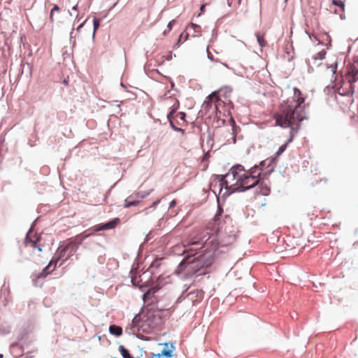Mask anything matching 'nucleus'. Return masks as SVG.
I'll list each match as a JSON object with an SVG mask.
<instances>
[{
  "mask_svg": "<svg viewBox=\"0 0 358 358\" xmlns=\"http://www.w3.org/2000/svg\"><path fill=\"white\" fill-rule=\"evenodd\" d=\"M294 96L280 105V111L274 115L276 125L287 128L308 119L305 111V98L299 89L294 87Z\"/></svg>",
  "mask_w": 358,
  "mask_h": 358,
  "instance_id": "nucleus-1",
  "label": "nucleus"
},
{
  "mask_svg": "<svg viewBox=\"0 0 358 358\" xmlns=\"http://www.w3.org/2000/svg\"><path fill=\"white\" fill-rule=\"evenodd\" d=\"M187 255L182 259V260L178 265L176 273L179 275L184 271H186L185 275L191 277L194 275L196 276L206 274L207 272L206 268L210 267L213 263L214 258L210 253H206L203 255H199L196 257L190 260V258L194 257L199 253L197 249L184 250L182 255L185 253Z\"/></svg>",
  "mask_w": 358,
  "mask_h": 358,
  "instance_id": "nucleus-2",
  "label": "nucleus"
},
{
  "mask_svg": "<svg viewBox=\"0 0 358 358\" xmlns=\"http://www.w3.org/2000/svg\"><path fill=\"white\" fill-rule=\"evenodd\" d=\"M217 209L214 216L213 227L216 228L217 234L215 240L212 239L210 241L208 239L206 244L212 243L215 244L213 248V250L215 251L220 248L226 247L232 244L236 239V235L234 230L227 231V227H224L226 223V220H230L229 215H225L224 220H222V214L224 213L223 205L224 202L221 196H217Z\"/></svg>",
  "mask_w": 358,
  "mask_h": 358,
  "instance_id": "nucleus-3",
  "label": "nucleus"
},
{
  "mask_svg": "<svg viewBox=\"0 0 358 358\" xmlns=\"http://www.w3.org/2000/svg\"><path fill=\"white\" fill-rule=\"evenodd\" d=\"M213 179L210 182V189L214 193L215 196H221L223 202L226 198L232 194L231 189L229 185V180H226L227 176L224 174H214Z\"/></svg>",
  "mask_w": 358,
  "mask_h": 358,
  "instance_id": "nucleus-4",
  "label": "nucleus"
},
{
  "mask_svg": "<svg viewBox=\"0 0 358 358\" xmlns=\"http://www.w3.org/2000/svg\"><path fill=\"white\" fill-rule=\"evenodd\" d=\"M161 310H154L149 309L145 314L142 315V324L138 327V331H142L150 334L155 328L161 325L162 318L159 312Z\"/></svg>",
  "mask_w": 358,
  "mask_h": 358,
  "instance_id": "nucleus-5",
  "label": "nucleus"
},
{
  "mask_svg": "<svg viewBox=\"0 0 358 358\" xmlns=\"http://www.w3.org/2000/svg\"><path fill=\"white\" fill-rule=\"evenodd\" d=\"M236 180L235 184L230 185L232 193L243 192L250 189H253L262 180L259 178L250 176V175L245 173L241 174Z\"/></svg>",
  "mask_w": 358,
  "mask_h": 358,
  "instance_id": "nucleus-6",
  "label": "nucleus"
},
{
  "mask_svg": "<svg viewBox=\"0 0 358 358\" xmlns=\"http://www.w3.org/2000/svg\"><path fill=\"white\" fill-rule=\"evenodd\" d=\"M90 236V234L86 236L79 234L75 237L74 240H71L66 244L60 245L56 251L59 255L57 258L62 259L65 257L66 260L70 258L76 252L79 245L82 244L83 241Z\"/></svg>",
  "mask_w": 358,
  "mask_h": 358,
  "instance_id": "nucleus-7",
  "label": "nucleus"
},
{
  "mask_svg": "<svg viewBox=\"0 0 358 358\" xmlns=\"http://www.w3.org/2000/svg\"><path fill=\"white\" fill-rule=\"evenodd\" d=\"M275 163V158L273 157L271 159L267 158L266 159L262 161L259 164H257L259 169L257 176L261 178L262 180H264L274 171L273 164Z\"/></svg>",
  "mask_w": 358,
  "mask_h": 358,
  "instance_id": "nucleus-8",
  "label": "nucleus"
},
{
  "mask_svg": "<svg viewBox=\"0 0 358 358\" xmlns=\"http://www.w3.org/2000/svg\"><path fill=\"white\" fill-rule=\"evenodd\" d=\"M288 128L290 129L289 138L284 144L280 145V147L278 148V150L275 152V155L273 157L275 158V162H277V158L285 151L287 145L293 141L295 135L301 129V124H292L291 127H289Z\"/></svg>",
  "mask_w": 358,
  "mask_h": 358,
  "instance_id": "nucleus-9",
  "label": "nucleus"
},
{
  "mask_svg": "<svg viewBox=\"0 0 358 358\" xmlns=\"http://www.w3.org/2000/svg\"><path fill=\"white\" fill-rule=\"evenodd\" d=\"M242 171L243 173H245V171H246L245 170L244 166L241 164H237L234 165L229 170V171L226 174H224V176H227L228 178L231 176V180H235L236 179V178H238L240 176L239 173Z\"/></svg>",
  "mask_w": 358,
  "mask_h": 358,
  "instance_id": "nucleus-10",
  "label": "nucleus"
},
{
  "mask_svg": "<svg viewBox=\"0 0 358 358\" xmlns=\"http://www.w3.org/2000/svg\"><path fill=\"white\" fill-rule=\"evenodd\" d=\"M345 76L350 85H355V83L358 81V68L355 65H351Z\"/></svg>",
  "mask_w": 358,
  "mask_h": 358,
  "instance_id": "nucleus-11",
  "label": "nucleus"
},
{
  "mask_svg": "<svg viewBox=\"0 0 358 358\" xmlns=\"http://www.w3.org/2000/svg\"><path fill=\"white\" fill-rule=\"evenodd\" d=\"M159 345H164L162 350L160 352L161 356H164L165 358H171L173 355V352L175 350V346L173 343H159Z\"/></svg>",
  "mask_w": 358,
  "mask_h": 358,
  "instance_id": "nucleus-12",
  "label": "nucleus"
},
{
  "mask_svg": "<svg viewBox=\"0 0 358 358\" xmlns=\"http://www.w3.org/2000/svg\"><path fill=\"white\" fill-rule=\"evenodd\" d=\"M159 287L157 286H152L148 289L146 292H145L142 295V299L144 303L148 302L149 300H151L150 303H153L154 300L152 298H155V294L159 290Z\"/></svg>",
  "mask_w": 358,
  "mask_h": 358,
  "instance_id": "nucleus-13",
  "label": "nucleus"
},
{
  "mask_svg": "<svg viewBox=\"0 0 358 358\" xmlns=\"http://www.w3.org/2000/svg\"><path fill=\"white\" fill-rule=\"evenodd\" d=\"M355 92V85H350L349 86V89H346V88L343 87V86H341L335 90V92L338 93L341 96H349V97L352 96Z\"/></svg>",
  "mask_w": 358,
  "mask_h": 358,
  "instance_id": "nucleus-14",
  "label": "nucleus"
},
{
  "mask_svg": "<svg viewBox=\"0 0 358 358\" xmlns=\"http://www.w3.org/2000/svg\"><path fill=\"white\" fill-rule=\"evenodd\" d=\"M270 188L263 183V180H261L255 187V193L256 194H261L262 196H267L270 194Z\"/></svg>",
  "mask_w": 358,
  "mask_h": 358,
  "instance_id": "nucleus-15",
  "label": "nucleus"
},
{
  "mask_svg": "<svg viewBox=\"0 0 358 358\" xmlns=\"http://www.w3.org/2000/svg\"><path fill=\"white\" fill-rule=\"evenodd\" d=\"M216 94H217V92H213L210 94H209L208 96L207 97L208 100L204 101V104H206V106H211L212 99L214 97L216 98L215 107L217 112H218V110H217L218 106L221 103H223L224 102L222 101H221V99L219 97L217 96ZM219 113H221V112L219 111Z\"/></svg>",
  "mask_w": 358,
  "mask_h": 358,
  "instance_id": "nucleus-16",
  "label": "nucleus"
},
{
  "mask_svg": "<svg viewBox=\"0 0 358 358\" xmlns=\"http://www.w3.org/2000/svg\"><path fill=\"white\" fill-rule=\"evenodd\" d=\"M50 266L49 265H47L45 267L43 268V269L40 273H38L36 275V278H34L33 281L35 282L36 279L45 278L48 274H50L54 271V268H52V270H50Z\"/></svg>",
  "mask_w": 358,
  "mask_h": 358,
  "instance_id": "nucleus-17",
  "label": "nucleus"
},
{
  "mask_svg": "<svg viewBox=\"0 0 358 358\" xmlns=\"http://www.w3.org/2000/svg\"><path fill=\"white\" fill-rule=\"evenodd\" d=\"M109 332L110 334L119 337L122 334V328L115 324H111L109 327Z\"/></svg>",
  "mask_w": 358,
  "mask_h": 358,
  "instance_id": "nucleus-18",
  "label": "nucleus"
},
{
  "mask_svg": "<svg viewBox=\"0 0 358 358\" xmlns=\"http://www.w3.org/2000/svg\"><path fill=\"white\" fill-rule=\"evenodd\" d=\"M140 201L133 199V195H130L124 200V208H129L131 206H136L139 204Z\"/></svg>",
  "mask_w": 358,
  "mask_h": 358,
  "instance_id": "nucleus-19",
  "label": "nucleus"
},
{
  "mask_svg": "<svg viewBox=\"0 0 358 358\" xmlns=\"http://www.w3.org/2000/svg\"><path fill=\"white\" fill-rule=\"evenodd\" d=\"M120 222V219L119 217H115L106 222V227L107 228V230L115 229L118 224Z\"/></svg>",
  "mask_w": 358,
  "mask_h": 358,
  "instance_id": "nucleus-20",
  "label": "nucleus"
},
{
  "mask_svg": "<svg viewBox=\"0 0 358 358\" xmlns=\"http://www.w3.org/2000/svg\"><path fill=\"white\" fill-rule=\"evenodd\" d=\"M142 324V315H136L132 320L131 329L136 328L138 331V327Z\"/></svg>",
  "mask_w": 358,
  "mask_h": 358,
  "instance_id": "nucleus-21",
  "label": "nucleus"
},
{
  "mask_svg": "<svg viewBox=\"0 0 358 358\" xmlns=\"http://www.w3.org/2000/svg\"><path fill=\"white\" fill-rule=\"evenodd\" d=\"M134 265L132 266V268L130 271L131 282L133 286L136 287H138V283H139V282L141 281V280H138L137 273L134 272Z\"/></svg>",
  "mask_w": 358,
  "mask_h": 358,
  "instance_id": "nucleus-22",
  "label": "nucleus"
},
{
  "mask_svg": "<svg viewBox=\"0 0 358 358\" xmlns=\"http://www.w3.org/2000/svg\"><path fill=\"white\" fill-rule=\"evenodd\" d=\"M180 103L178 100H176V103L172 106L171 110L167 114V119L171 120L173 118V115L176 113L177 110L179 108Z\"/></svg>",
  "mask_w": 358,
  "mask_h": 358,
  "instance_id": "nucleus-23",
  "label": "nucleus"
},
{
  "mask_svg": "<svg viewBox=\"0 0 358 358\" xmlns=\"http://www.w3.org/2000/svg\"><path fill=\"white\" fill-rule=\"evenodd\" d=\"M118 350L123 358H134V357L129 353V351L123 345H120Z\"/></svg>",
  "mask_w": 358,
  "mask_h": 358,
  "instance_id": "nucleus-24",
  "label": "nucleus"
},
{
  "mask_svg": "<svg viewBox=\"0 0 358 358\" xmlns=\"http://www.w3.org/2000/svg\"><path fill=\"white\" fill-rule=\"evenodd\" d=\"M259 171V167H258L257 164H255L254 166L250 168L248 171H245V173H246L247 175H250V176L259 178L257 176V173Z\"/></svg>",
  "mask_w": 358,
  "mask_h": 358,
  "instance_id": "nucleus-25",
  "label": "nucleus"
},
{
  "mask_svg": "<svg viewBox=\"0 0 358 358\" xmlns=\"http://www.w3.org/2000/svg\"><path fill=\"white\" fill-rule=\"evenodd\" d=\"M160 266V259H155L150 265L148 271H150L152 275L155 273V268H157Z\"/></svg>",
  "mask_w": 358,
  "mask_h": 358,
  "instance_id": "nucleus-26",
  "label": "nucleus"
},
{
  "mask_svg": "<svg viewBox=\"0 0 358 358\" xmlns=\"http://www.w3.org/2000/svg\"><path fill=\"white\" fill-rule=\"evenodd\" d=\"M327 68L331 69L332 74H333L332 78H334V80L335 81L336 80V73L337 68H338V62H335L334 63H333L331 64H327Z\"/></svg>",
  "mask_w": 358,
  "mask_h": 358,
  "instance_id": "nucleus-27",
  "label": "nucleus"
},
{
  "mask_svg": "<svg viewBox=\"0 0 358 358\" xmlns=\"http://www.w3.org/2000/svg\"><path fill=\"white\" fill-rule=\"evenodd\" d=\"M36 220H34V221L32 222V224H31V225L30 229H29L28 232H27V234H26V236H25V238H24V243H25V244H26V245H27V244H28V243H29L31 242V241H32V240H33V239L31 238V237L30 236L29 234H30V233H31V231L33 230L34 227V225H35V224H36Z\"/></svg>",
  "mask_w": 358,
  "mask_h": 358,
  "instance_id": "nucleus-28",
  "label": "nucleus"
},
{
  "mask_svg": "<svg viewBox=\"0 0 358 358\" xmlns=\"http://www.w3.org/2000/svg\"><path fill=\"white\" fill-rule=\"evenodd\" d=\"M100 27V19L97 17H94L93 19V34L92 38H94L95 36L96 31L98 30V29Z\"/></svg>",
  "mask_w": 358,
  "mask_h": 358,
  "instance_id": "nucleus-29",
  "label": "nucleus"
},
{
  "mask_svg": "<svg viewBox=\"0 0 358 358\" xmlns=\"http://www.w3.org/2000/svg\"><path fill=\"white\" fill-rule=\"evenodd\" d=\"M255 36H256L257 41L259 45L262 48L264 47L266 44V42L264 38V36L261 35L260 33H259V32L255 33Z\"/></svg>",
  "mask_w": 358,
  "mask_h": 358,
  "instance_id": "nucleus-30",
  "label": "nucleus"
},
{
  "mask_svg": "<svg viewBox=\"0 0 358 358\" xmlns=\"http://www.w3.org/2000/svg\"><path fill=\"white\" fill-rule=\"evenodd\" d=\"M331 4L339 7L342 11H345V3L342 0H332Z\"/></svg>",
  "mask_w": 358,
  "mask_h": 358,
  "instance_id": "nucleus-31",
  "label": "nucleus"
},
{
  "mask_svg": "<svg viewBox=\"0 0 358 358\" xmlns=\"http://www.w3.org/2000/svg\"><path fill=\"white\" fill-rule=\"evenodd\" d=\"M92 229H93L94 232H97V231H100L107 230V228L106 227V224L105 223H101V224L94 225L92 227Z\"/></svg>",
  "mask_w": 358,
  "mask_h": 358,
  "instance_id": "nucleus-32",
  "label": "nucleus"
},
{
  "mask_svg": "<svg viewBox=\"0 0 358 358\" xmlns=\"http://www.w3.org/2000/svg\"><path fill=\"white\" fill-rule=\"evenodd\" d=\"M59 256V255L57 254V252H56L55 255L53 256V257L52 258V259L50 261L49 264L48 265H49L50 267L54 265V267L53 268L55 269L57 266V262L61 259H57V257Z\"/></svg>",
  "mask_w": 358,
  "mask_h": 358,
  "instance_id": "nucleus-33",
  "label": "nucleus"
},
{
  "mask_svg": "<svg viewBox=\"0 0 358 358\" xmlns=\"http://www.w3.org/2000/svg\"><path fill=\"white\" fill-rule=\"evenodd\" d=\"M326 54H327V52L325 50H322L321 51H320L319 52H317L314 57H313V59L315 60H317V59H320V60H322L325 58V56H326Z\"/></svg>",
  "mask_w": 358,
  "mask_h": 358,
  "instance_id": "nucleus-34",
  "label": "nucleus"
},
{
  "mask_svg": "<svg viewBox=\"0 0 358 358\" xmlns=\"http://www.w3.org/2000/svg\"><path fill=\"white\" fill-rule=\"evenodd\" d=\"M245 319L246 321L252 323H257L259 320L257 317L251 314L246 315Z\"/></svg>",
  "mask_w": 358,
  "mask_h": 358,
  "instance_id": "nucleus-35",
  "label": "nucleus"
},
{
  "mask_svg": "<svg viewBox=\"0 0 358 358\" xmlns=\"http://www.w3.org/2000/svg\"><path fill=\"white\" fill-rule=\"evenodd\" d=\"M10 328L8 326L0 325V334L6 335L10 334Z\"/></svg>",
  "mask_w": 358,
  "mask_h": 358,
  "instance_id": "nucleus-36",
  "label": "nucleus"
},
{
  "mask_svg": "<svg viewBox=\"0 0 358 358\" xmlns=\"http://www.w3.org/2000/svg\"><path fill=\"white\" fill-rule=\"evenodd\" d=\"M152 191V189H150L148 192H142V191L138 192L136 193V196L138 197H140L141 199H144V198L147 197L151 193Z\"/></svg>",
  "mask_w": 358,
  "mask_h": 358,
  "instance_id": "nucleus-37",
  "label": "nucleus"
},
{
  "mask_svg": "<svg viewBox=\"0 0 358 358\" xmlns=\"http://www.w3.org/2000/svg\"><path fill=\"white\" fill-rule=\"evenodd\" d=\"M190 27H192L194 30V32L196 33H199L201 31V27L200 25H198L196 24H194V23H191L190 24Z\"/></svg>",
  "mask_w": 358,
  "mask_h": 358,
  "instance_id": "nucleus-38",
  "label": "nucleus"
},
{
  "mask_svg": "<svg viewBox=\"0 0 358 358\" xmlns=\"http://www.w3.org/2000/svg\"><path fill=\"white\" fill-rule=\"evenodd\" d=\"M182 36H183V33H182V34L179 36V37H178V41H176V43L174 44V45H173V48H175V49H176V48H179V47H180V43H181V38H182Z\"/></svg>",
  "mask_w": 358,
  "mask_h": 358,
  "instance_id": "nucleus-39",
  "label": "nucleus"
},
{
  "mask_svg": "<svg viewBox=\"0 0 358 358\" xmlns=\"http://www.w3.org/2000/svg\"><path fill=\"white\" fill-rule=\"evenodd\" d=\"M40 241V238L39 237H36V238L35 240H32L31 241V242L29 243L31 244V245L33 247V248H36L37 245H38V243Z\"/></svg>",
  "mask_w": 358,
  "mask_h": 358,
  "instance_id": "nucleus-40",
  "label": "nucleus"
},
{
  "mask_svg": "<svg viewBox=\"0 0 358 358\" xmlns=\"http://www.w3.org/2000/svg\"><path fill=\"white\" fill-rule=\"evenodd\" d=\"M177 117H178L180 120L185 121L186 117V113L185 112H179L177 114Z\"/></svg>",
  "mask_w": 358,
  "mask_h": 358,
  "instance_id": "nucleus-41",
  "label": "nucleus"
},
{
  "mask_svg": "<svg viewBox=\"0 0 358 358\" xmlns=\"http://www.w3.org/2000/svg\"><path fill=\"white\" fill-rule=\"evenodd\" d=\"M230 122H231V127H232L233 134H234L236 132V122L233 117H231Z\"/></svg>",
  "mask_w": 358,
  "mask_h": 358,
  "instance_id": "nucleus-42",
  "label": "nucleus"
},
{
  "mask_svg": "<svg viewBox=\"0 0 358 358\" xmlns=\"http://www.w3.org/2000/svg\"><path fill=\"white\" fill-rule=\"evenodd\" d=\"M210 157V151L208 150L207 152H204L202 161L203 162L207 161Z\"/></svg>",
  "mask_w": 358,
  "mask_h": 358,
  "instance_id": "nucleus-43",
  "label": "nucleus"
},
{
  "mask_svg": "<svg viewBox=\"0 0 358 358\" xmlns=\"http://www.w3.org/2000/svg\"><path fill=\"white\" fill-rule=\"evenodd\" d=\"M176 20H172L168 23L167 28L169 31H171L172 29L173 26L176 24Z\"/></svg>",
  "mask_w": 358,
  "mask_h": 358,
  "instance_id": "nucleus-44",
  "label": "nucleus"
},
{
  "mask_svg": "<svg viewBox=\"0 0 358 358\" xmlns=\"http://www.w3.org/2000/svg\"><path fill=\"white\" fill-rule=\"evenodd\" d=\"M160 201H161V199H157L156 201H155L154 202H152V203L151 204V206H150V208H155L157 207V206L160 203Z\"/></svg>",
  "mask_w": 358,
  "mask_h": 358,
  "instance_id": "nucleus-45",
  "label": "nucleus"
},
{
  "mask_svg": "<svg viewBox=\"0 0 358 358\" xmlns=\"http://www.w3.org/2000/svg\"><path fill=\"white\" fill-rule=\"evenodd\" d=\"M206 50H207V56H208V58L213 61V55L209 51V48H208V46H207V48H206Z\"/></svg>",
  "mask_w": 358,
  "mask_h": 358,
  "instance_id": "nucleus-46",
  "label": "nucleus"
},
{
  "mask_svg": "<svg viewBox=\"0 0 358 358\" xmlns=\"http://www.w3.org/2000/svg\"><path fill=\"white\" fill-rule=\"evenodd\" d=\"M169 123H170V126L175 131V129H176L178 127L176 126L173 119H171V120H168Z\"/></svg>",
  "mask_w": 358,
  "mask_h": 358,
  "instance_id": "nucleus-47",
  "label": "nucleus"
},
{
  "mask_svg": "<svg viewBox=\"0 0 358 358\" xmlns=\"http://www.w3.org/2000/svg\"><path fill=\"white\" fill-rule=\"evenodd\" d=\"M207 3L202 4L200 7V13L199 14V16L203 14L205 11V7L206 6Z\"/></svg>",
  "mask_w": 358,
  "mask_h": 358,
  "instance_id": "nucleus-48",
  "label": "nucleus"
},
{
  "mask_svg": "<svg viewBox=\"0 0 358 358\" xmlns=\"http://www.w3.org/2000/svg\"><path fill=\"white\" fill-rule=\"evenodd\" d=\"M59 10H60V8H59V6L57 4H55L50 12H52V13H53L55 11H59Z\"/></svg>",
  "mask_w": 358,
  "mask_h": 358,
  "instance_id": "nucleus-49",
  "label": "nucleus"
},
{
  "mask_svg": "<svg viewBox=\"0 0 358 358\" xmlns=\"http://www.w3.org/2000/svg\"><path fill=\"white\" fill-rule=\"evenodd\" d=\"M176 205V201L175 200H173L169 203V208H173Z\"/></svg>",
  "mask_w": 358,
  "mask_h": 358,
  "instance_id": "nucleus-50",
  "label": "nucleus"
},
{
  "mask_svg": "<svg viewBox=\"0 0 358 358\" xmlns=\"http://www.w3.org/2000/svg\"><path fill=\"white\" fill-rule=\"evenodd\" d=\"M152 357H157V358H164V356H161L160 353H157V354H155V353H152Z\"/></svg>",
  "mask_w": 358,
  "mask_h": 358,
  "instance_id": "nucleus-51",
  "label": "nucleus"
},
{
  "mask_svg": "<svg viewBox=\"0 0 358 358\" xmlns=\"http://www.w3.org/2000/svg\"><path fill=\"white\" fill-rule=\"evenodd\" d=\"M175 131H178V132H180L182 134H184V132H185V130L180 127H177L176 129H175Z\"/></svg>",
  "mask_w": 358,
  "mask_h": 358,
  "instance_id": "nucleus-52",
  "label": "nucleus"
},
{
  "mask_svg": "<svg viewBox=\"0 0 358 358\" xmlns=\"http://www.w3.org/2000/svg\"><path fill=\"white\" fill-rule=\"evenodd\" d=\"M196 296L199 298H202L203 296V292L202 291H197L196 292Z\"/></svg>",
  "mask_w": 358,
  "mask_h": 358,
  "instance_id": "nucleus-53",
  "label": "nucleus"
},
{
  "mask_svg": "<svg viewBox=\"0 0 358 358\" xmlns=\"http://www.w3.org/2000/svg\"><path fill=\"white\" fill-rule=\"evenodd\" d=\"M136 336L138 338H140L141 340H144L145 341L146 339L144 338L143 336L141 335V334H136Z\"/></svg>",
  "mask_w": 358,
  "mask_h": 358,
  "instance_id": "nucleus-54",
  "label": "nucleus"
},
{
  "mask_svg": "<svg viewBox=\"0 0 358 358\" xmlns=\"http://www.w3.org/2000/svg\"><path fill=\"white\" fill-rule=\"evenodd\" d=\"M213 140L211 138L210 136H208V139L207 141V143L210 144L211 143V145H213Z\"/></svg>",
  "mask_w": 358,
  "mask_h": 358,
  "instance_id": "nucleus-55",
  "label": "nucleus"
},
{
  "mask_svg": "<svg viewBox=\"0 0 358 358\" xmlns=\"http://www.w3.org/2000/svg\"><path fill=\"white\" fill-rule=\"evenodd\" d=\"M85 22V21L83 23H81L78 27H77V31H80V29L83 27L84 25V23Z\"/></svg>",
  "mask_w": 358,
  "mask_h": 358,
  "instance_id": "nucleus-56",
  "label": "nucleus"
},
{
  "mask_svg": "<svg viewBox=\"0 0 358 358\" xmlns=\"http://www.w3.org/2000/svg\"><path fill=\"white\" fill-rule=\"evenodd\" d=\"M50 20L51 22H53L54 20H53V13H52V12H50Z\"/></svg>",
  "mask_w": 358,
  "mask_h": 358,
  "instance_id": "nucleus-57",
  "label": "nucleus"
},
{
  "mask_svg": "<svg viewBox=\"0 0 358 358\" xmlns=\"http://www.w3.org/2000/svg\"><path fill=\"white\" fill-rule=\"evenodd\" d=\"M170 83H171V89H172V90H173V89H174V87H175V83H174V82H173V80H171V81H170Z\"/></svg>",
  "mask_w": 358,
  "mask_h": 358,
  "instance_id": "nucleus-58",
  "label": "nucleus"
},
{
  "mask_svg": "<svg viewBox=\"0 0 358 358\" xmlns=\"http://www.w3.org/2000/svg\"><path fill=\"white\" fill-rule=\"evenodd\" d=\"M36 248L38 252H42V247L41 245H37Z\"/></svg>",
  "mask_w": 358,
  "mask_h": 358,
  "instance_id": "nucleus-59",
  "label": "nucleus"
},
{
  "mask_svg": "<svg viewBox=\"0 0 358 358\" xmlns=\"http://www.w3.org/2000/svg\"><path fill=\"white\" fill-rule=\"evenodd\" d=\"M340 18H341V20H345V14H341V15H340Z\"/></svg>",
  "mask_w": 358,
  "mask_h": 358,
  "instance_id": "nucleus-60",
  "label": "nucleus"
},
{
  "mask_svg": "<svg viewBox=\"0 0 358 358\" xmlns=\"http://www.w3.org/2000/svg\"><path fill=\"white\" fill-rule=\"evenodd\" d=\"M172 59V52L170 53V55H169L167 57H166V59L167 60H171Z\"/></svg>",
  "mask_w": 358,
  "mask_h": 358,
  "instance_id": "nucleus-61",
  "label": "nucleus"
},
{
  "mask_svg": "<svg viewBox=\"0 0 358 358\" xmlns=\"http://www.w3.org/2000/svg\"><path fill=\"white\" fill-rule=\"evenodd\" d=\"M72 10H78V4L75 5L74 6H73Z\"/></svg>",
  "mask_w": 358,
  "mask_h": 358,
  "instance_id": "nucleus-62",
  "label": "nucleus"
},
{
  "mask_svg": "<svg viewBox=\"0 0 358 358\" xmlns=\"http://www.w3.org/2000/svg\"><path fill=\"white\" fill-rule=\"evenodd\" d=\"M326 45H327V48H329V47L331 45V41H329Z\"/></svg>",
  "mask_w": 358,
  "mask_h": 358,
  "instance_id": "nucleus-63",
  "label": "nucleus"
},
{
  "mask_svg": "<svg viewBox=\"0 0 358 358\" xmlns=\"http://www.w3.org/2000/svg\"><path fill=\"white\" fill-rule=\"evenodd\" d=\"M63 83H64V85H68V80H66V79H64V80H63Z\"/></svg>",
  "mask_w": 358,
  "mask_h": 358,
  "instance_id": "nucleus-64",
  "label": "nucleus"
}]
</instances>
